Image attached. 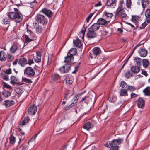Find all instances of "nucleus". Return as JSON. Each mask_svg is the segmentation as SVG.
I'll return each mask as SVG.
<instances>
[{
	"mask_svg": "<svg viewBox=\"0 0 150 150\" xmlns=\"http://www.w3.org/2000/svg\"><path fill=\"white\" fill-rule=\"evenodd\" d=\"M15 12H10L7 13V15L11 20L14 21L16 23L21 22L23 18V16L18 9L14 8Z\"/></svg>",
	"mask_w": 150,
	"mask_h": 150,
	"instance_id": "obj_1",
	"label": "nucleus"
},
{
	"mask_svg": "<svg viewBox=\"0 0 150 150\" xmlns=\"http://www.w3.org/2000/svg\"><path fill=\"white\" fill-rule=\"evenodd\" d=\"M123 140V139L122 138L113 139L110 142V150H118L119 148L118 145L121 144Z\"/></svg>",
	"mask_w": 150,
	"mask_h": 150,
	"instance_id": "obj_2",
	"label": "nucleus"
},
{
	"mask_svg": "<svg viewBox=\"0 0 150 150\" xmlns=\"http://www.w3.org/2000/svg\"><path fill=\"white\" fill-rule=\"evenodd\" d=\"M24 75L27 77L32 78L35 76V72L34 69L31 67H27L24 70Z\"/></svg>",
	"mask_w": 150,
	"mask_h": 150,
	"instance_id": "obj_3",
	"label": "nucleus"
},
{
	"mask_svg": "<svg viewBox=\"0 0 150 150\" xmlns=\"http://www.w3.org/2000/svg\"><path fill=\"white\" fill-rule=\"evenodd\" d=\"M118 16L119 17L124 20L127 19L128 18V17L125 13L124 10H117L115 16Z\"/></svg>",
	"mask_w": 150,
	"mask_h": 150,
	"instance_id": "obj_4",
	"label": "nucleus"
},
{
	"mask_svg": "<svg viewBox=\"0 0 150 150\" xmlns=\"http://www.w3.org/2000/svg\"><path fill=\"white\" fill-rule=\"evenodd\" d=\"M37 21L35 22H37V23H40L41 24L44 25L47 23V19L45 16L42 15L38 14L37 16Z\"/></svg>",
	"mask_w": 150,
	"mask_h": 150,
	"instance_id": "obj_5",
	"label": "nucleus"
},
{
	"mask_svg": "<svg viewBox=\"0 0 150 150\" xmlns=\"http://www.w3.org/2000/svg\"><path fill=\"white\" fill-rule=\"evenodd\" d=\"M71 65L69 64H66L59 69V71L62 73H67L70 70Z\"/></svg>",
	"mask_w": 150,
	"mask_h": 150,
	"instance_id": "obj_6",
	"label": "nucleus"
},
{
	"mask_svg": "<svg viewBox=\"0 0 150 150\" xmlns=\"http://www.w3.org/2000/svg\"><path fill=\"white\" fill-rule=\"evenodd\" d=\"M110 21L107 20H105L103 18H99L97 22L100 25L106 26L110 23Z\"/></svg>",
	"mask_w": 150,
	"mask_h": 150,
	"instance_id": "obj_7",
	"label": "nucleus"
},
{
	"mask_svg": "<svg viewBox=\"0 0 150 150\" xmlns=\"http://www.w3.org/2000/svg\"><path fill=\"white\" fill-rule=\"evenodd\" d=\"M37 108L35 105H34L30 106L28 109L29 114L31 115H34L37 111Z\"/></svg>",
	"mask_w": 150,
	"mask_h": 150,
	"instance_id": "obj_8",
	"label": "nucleus"
},
{
	"mask_svg": "<svg viewBox=\"0 0 150 150\" xmlns=\"http://www.w3.org/2000/svg\"><path fill=\"white\" fill-rule=\"evenodd\" d=\"M88 31L87 33V36L88 38H92L96 37L97 34L96 31H93L92 30H91L89 28Z\"/></svg>",
	"mask_w": 150,
	"mask_h": 150,
	"instance_id": "obj_9",
	"label": "nucleus"
},
{
	"mask_svg": "<svg viewBox=\"0 0 150 150\" xmlns=\"http://www.w3.org/2000/svg\"><path fill=\"white\" fill-rule=\"evenodd\" d=\"M33 25L35 28L36 32L38 33H40L43 30L42 28L37 23V22H34L33 23Z\"/></svg>",
	"mask_w": 150,
	"mask_h": 150,
	"instance_id": "obj_10",
	"label": "nucleus"
},
{
	"mask_svg": "<svg viewBox=\"0 0 150 150\" xmlns=\"http://www.w3.org/2000/svg\"><path fill=\"white\" fill-rule=\"evenodd\" d=\"M19 45L17 42L14 43L10 48V52L12 53H14L18 50Z\"/></svg>",
	"mask_w": 150,
	"mask_h": 150,
	"instance_id": "obj_11",
	"label": "nucleus"
},
{
	"mask_svg": "<svg viewBox=\"0 0 150 150\" xmlns=\"http://www.w3.org/2000/svg\"><path fill=\"white\" fill-rule=\"evenodd\" d=\"M18 78L13 76H12L11 77V83L12 84H17L18 85H22L23 84V83H21L20 82H18Z\"/></svg>",
	"mask_w": 150,
	"mask_h": 150,
	"instance_id": "obj_12",
	"label": "nucleus"
},
{
	"mask_svg": "<svg viewBox=\"0 0 150 150\" xmlns=\"http://www.w3.org/2000/svg\"><path fill=\"white\" fill-rule=\"evenodd\" d=\"M27 64V60L25 57H21L19 59L18 64L22 67H24Z\"/></svg>",
	"mask_w": 150,
	"mask_h": 150,
	"instance_id": "obj_13",
	"label": "nucleus"
},
{
	"mask_svg": "<svg viewBox=\"0 0 150 150\" xmlns=\"http://www.w3.org/2000/svg\"><path fill=\"white\" fill-rule=\"evenodd\" d=\"M140 18V17L139 16L132 15V16L131 21L135 23V24L136 25V27L137 28L139 26L138 22Z\"/></svg>",
	"mask_w": 150,
	"mask_h": 150,
	"instance_id": "obj_14",
	"label": "nucleus"
},
{
	"mask_svg": "<svg viewBox=\"0 0 150 150\" xmlns=\"http://www.w3.org/2000/svg\"><path fill=\"white\" fill-rule=\"evenodd\" d=\"M41 11L48 17H50L52 16V13L51 11L46 8L42 9Z\"/></svg>",
	"mask_w": 150,
	"mask_h": 150,
	"instance_id": "obj_15",
	"label": "nucleus"
},
{
	"mask_svg": "<svg viewBox=\"0 0 150 150\" xmlns=\"http://www.w3.org/2000/svg\"><path fill=\"white\" fill-rule=\"evenodd\" d=\"M139 53L140 56L142 57H145L147 55V51L145 49L141 48L139 50Z\"/></svg>",
	"mask_w": 150,
	"mask_h": 150,
	"instance_id": "obj_16",
	"label": "nucleus"
},
{
	"mask_svg": "<svg viewBox=\"0 0 150 150\" xmlns=\"http://www.w3.org/2000/svg\"><path fill=\"white\" fill-rule=\"evenodd\" d=\"M137 105L139 108H143L144 105V100L141 98H139L137 101Z\"/></svg>",
	"mask_w": 150,
	"mask_h": 150,
	"instance_id": "obj_17",
	"label": "nucleus"
},
{
	"mask_svg": "<svg viewBox=\"0 0 150 150\" xmlns=\"http://www.w3.org/2000/svg\"><path fill=\"white\" fill-rule=\"evenodd\" d=\"M7 55L3 50L0 51V60L4 61L6 60Z\"/></svg>",
	"mask_w": 150,
	"mask_h": 150,
	"instance_id": "obj_18",
	"label": "nucleus"
},
{
	"mask_svg": "<svg viewBox=\"0 0 150 150\" xmlns=\"http://www.w3.org/2000/svg\"><path fill=\"white\" fill-rule=\"evenodd\" d=\"M100 25L97 22L93 24L89 28L91 30H93L95 31L98 30L100 28Z\"/></svg>",
	"mask_w": 150,
	"mask_h": 150,
	"instance_id": "obj_19",
	"label": "nucleus"
},
{
	"mask_svg": "<svg viewBox=\"0 0 150 150\" xmlns=\"http://www.w3.org/2000/svg\"><path fill=\"white\" fill-rule=\"evenodd\" d=\"M139 66H133L131 68L132 71L135 74H137L140 71V68Z\"/></svg>",
	"mask_w": 150,
	"mask_h": 150,
	"instance_id": "obj_20",
	"label": "nucleus"
},
{
	"mask_svg": "<svg viewBox=\"0 0 150 150\" xmlns=\"http://www.w3.org/2000/svg\"><path fill=\"white\" fill-rule=\"evenodd\" d=\"M101 52L100 48L98 47H95L93 49V55L97 56Z\"/></svg>",
	"mask_w": 150,
	"mask_h": 150,
	"instance_id": "obj_21",
	"label": "nucleus"
},
{
	"mask_svg": "<svg viewBox=\"0 0 150 150\" xmlns=\"http://www.w3.org/2000/svg\"><path fill=\"white\" fill-rule=\"evenodd\" d=\"M135 64L137 66L139 67L142 63V59L139 57H135L134 59Z\"/></svg>",
	"mask_w": 150,
	"mask_h": 150,
	"instance_id": "obj_22",
	"label": "nucleus"
},
{
	"mask_svg": "<svg viewBox=\"0 0 150 150\" xmlns=\"http://www.w3.org/2000/svg\"><path fill=\"white\" fill-rule=\"evenodd\" d=\"M14 103L15 102L13 100H6L4 102V104L6 107H9L13 105Z\"/></svg>",
	"mask_w": 150,
	"mask_h": 150,
	"instance_id": "obj_23",
	"label": "nucleus"
},
{
	"mask_svg": "<svg viewBox=\"0 0 150 150\" xmlns=\"http://www.w3.org/2000/svg\"><path fill=\"white\" fill-rule=\"evenodd\" d=\"M41 60V54L40 52H36V56L34 58L35 62L38 63L40 62Z\"/></svg>",
	"mask_w": 150,
	"mask_h": 150,
	"instance_id": "obj_24",
	"label": "nucleus"
},
{
	"mask_svg": "<svg viewBox=\"0 0 150 150\" xmlns=\"http://www.w3.org/2000/svg\"><path fill=\"white\" fill-rule=\"evenodd\" d=\"M27 32L29 34V35H28L30 38L33 39V41L36 39V36L33 32L28 29H27Z\"/></svg>",
	"mask_w": 150,
	"mask_h": 150,
	"instance_id": "obj_25",
	"label": "nucleus"
},
{
	"mask_svg": "<svg viewBox=\"0 0 150 150\" xmlns=\"http://www.w3.org/2000/svg\"><path fill=\"white\" fill-rule=\"evenodd\" d=\"M74 57L71 55H69L67 54V57H65L64 62H69L71 61H72L74 60Z\"/></svg>",
	"mask_w": 150,
	"mask_h": 150,
	"instance_id": "obj_26",
	"label": "nucleus"
},
{
	"mask_svg": "<svg viewBox=\"0 0 150 150\" xmlns=\"http://www.w3.org/2000/svg\"><path fill=\"white\" fill-rule=\"evenodd\" d=\"M72 95L73 94L71 93L69 90H67L65 92L64 100H67L69 98H70V96H72Z\"/></svg>",
	"mask_w": 150,
	"mask_h": 150,
	"instance_id": "obj_27",
	"label": "nucleus"
},
{
	"mask_svg": "<svg viewBox=\"0 0 150 150\" xmlns=\"http://www.w3.org/2000/svg\"><path fill=\"white\" fill-rule=\"evenodd\" d=\"M73 79L72 77H70L69 76L67 77L65 79L66 84L67 85H71L73 83Z\"/></svg>",
	"mask_w": 150,
	"mask_h": 150,
	"instance_id": "obj_28",
	"label": "nucleus"
},
{
	"mask_svg": "<svg viewBox=\"0 0 150 150\" xmlns=\"http://www.w3.org/2000/svg\"><path fill=\"white\" fill-rule=\"evenodd\" d=\"M73 43L76 47L79 48H80L81 46V41L78 38L76 40H74Z\"/></svg>",
	"mask_w": 150,
	"mask_h": 150,
	"instance_id": "obj_29",
	"label": "nucleus"
},
{
	"mask_svg": "<svg viewBox=\"0 0 150 150\" xmlns=\"http://www.w3.org/2000/svg\"><path fill=\"white\" fill-rule=\"evenodd\" d=\"M120 95L121 96H128L127 89H121L120 90Z\"/></svg>",
	"mask_w": 150,
	"mask_h": 150,
	"instance_id": "obj_30",
	"label": "nucleus"
},
{
	"mask_svg": "<svg viewBox=\"0 0 150 150\" xmlns=\"http://www.w3.org/2000/svg\"><path fill=\"white\" fill-rule=\"evenodd\" d=\"M142 64L143 67L145 68H146L149 65L150 62L148 59H145L143 60Z\"/></svg>",
	"mask_w": 150,
	"mask_h": 150,
	"instance_id": "obj_31",
	"label": "nucleus"
},
{
	"mask_svg": "<svg viewBox=\"0 0 150 150\" xmlns=\"http://www.w3.org/2000/svg\"><path fill=\"white\" fill-rule=\"evenodd\" d=\"M68 53V55L73 56L74 55H75L76 53V50L75 48H72L70 50Z\"/></svg>",
	"mask_w": 150,
	"mask_h": 150,
	"instance_id": "obj_32",
	"label": "nucleus"
},
{
	"mask_svg": "<svg viewBox=\"0 0 150 150\" xmlns=\"http://www.w3.org/2000/svg\"><path fill=\"white\" fill-rule=\"evenodd\" d=\"M25 43L27 44L30 42L34 41L33 39L32 38H30L29 35H25Z\"/></svg>",
	"mask_w": 150,
	"mask_h": 150,
	"instance_id": "obj_33",
	"label": "nucleus"
},
{
	"mask_svg": "<svg viewBox=\"0 0 150 150\" xmlns=\"http://www.w3.org/2000/svg\"><path fill=\"white\" fill-rule=\"evenodd\" d=\"M52 77L54 81H56L59 79L61 76L57 74L54 73L52 75Z\"/></svg>",
	"mask_w": 150,
	"mask_h": 150,
	"instance_id": "obj_34",
	"label": "nucleus"
},
{
	"mask_svg": "<svg viewBox=\"0 0 150 150\" xmlns=\"http://www.w3.org/2000/svg\"><path fill=\"white\" fill-rule=\"evenodd\" d=\"M103 15L105 16L106 19H110L113 16V13H108L106 11L104 12Z\"/></svg>",
	"mask_w": 150,
	"mask_h": 150,
	"instance_id": "obj_35",
	"label": "nucleus"
},
{
	"mask_svg": "<svg viewBox=\"0 0 150 150\" xmlns=\"http://www.w3.org/2000/svg\"><path fill=\"white\" fill-rule=\"evenodd\" d=\"M11 20L7 17H4L3 19L2 23L4 24H9Z\"/></svg>",
	"mask_w": 150,
	"mask_h": 150,
	"instance_id": "obj_36",
	"label": "nucleus"
},
{
	"mask_svg": "<svg viewBox=\"0 0 150 150\" xmlns=\"http://www.w3.org/2000/svg\"><path fill=\"white\" fill-rule=\"evenodd\" d=\"M3 94L5 97L7 98L11 95V92L6 90H4Z\"/></svg>",
	"mask_w": 150,
	"mask_h": 150,
	"instance_id": "obj_37",
	"label": "nucleus"
},
{
	"mask_svg": "<svg viewBox=\"0 0 150 150\" xmlns=\"http://www.w3.org/2000/svg\"><path fill=\"white\" fill-rule=\"evenodd\" d=\"M86 28H83L80 33L79 34V35L82 39L84 38Z\"/></svg>",
	"mask_w": 150,
	"mask_h": 150,
	"instance_id": "obj_38",
	"label": "nucleus"
},
{
	"mask_svg": "<svg viewBox=\"0 0 150 150\" xmlns=\"http://www.w3.org/2000/svg\"><path fill=\"white\" fill-rule=\"evenodd\" d=\"M108 99L110 102L114 103L116 100V97L114 96L110 95L109 96Z\"/></svg>",
	"mask_w": 150,
	"mask_h": 150,
	"instance_id": "obj_39",
	"label": "nucleus"
},
{
	"mask_svg": "<svg viewBox=\"0 0 150 150\" xmlns=\"http://www.w3.org/2000/svg\"><path fill=\"white\" fill-rule=\"evenodd\" d=\"M16 142V138L12 135L11 134L9 138L10 143L11 144H14Z\"/></svg>",
	"mask_w": 150,
	"mask_h": 150,
	"instance_id": "obj_40",
	"label": "nucleus"
},
{
	"mask_svg": "<svg viewBox=\"0 0 150 150\" xmlns=\"http://www.w3.org/2000/svg\"><path fill=\"white\" fill-rule=\"evenodd\" d=\"M125 4L124 0H121L120 2L119 6L117 10L122 9L124 10L123 5Z\"/></svg>",
	"mask_w": 150,
	"mask_h": 150,
	"instance_id": "obj_41",
	"label": "nucleus"
},
{
	"mask_svg": "<svg viewBox=\"0 0 150 150\" xmlns=\"http://www.w3.org/2000/svg\"><path fill=\"white\" fill-rule=\"evenodd\" d=\"M120 86L121 87L122 89L127 88L128 85L124 81H121L120 84Z\"/></svg>",
	"mask_w": 150,
	"mask_h": 150,
	"instance_id": "obj_42",
	"label": "nucleus"
},
{
	"mask_svg": "<svg viewBox=\"0 0 150 150\" xmlns=\"http://www.w3.org/2000/svg\"><path fill=\"white\" fill-rule=\"evenodd\" d=\"M149 4L148 0H142V6L143 8H144L146 7Z\"/></svg>",
	"mask_w": 150,
	"mask_h": 150,
	"instance_id": "obj_43",
	"label": "nucleus"
},
{
	"mask_svg": "<svg viewBox=\"0 0 150 150\" xmlns=\"http://www.w3.org/2000/svg\"><path fill=\"white\" fill-rule=\"evenodd\" d=\"M90 100L91 99L89 98L88 96H87L83 98L81 101V102L84 101L86 103L88 104Z\"/></svg>",
	"mask_w": 150,
	"mask_h": 150,
	"instance_id": "obj_44",
	"label": "nucleus"
},
{
	"mask_svg": "<svg viewBox=\"0 0 150 150\" xmlns=\"http://www.w3.org/2000/svg\"><path fill=\"white\" fill-rule=\"evenodd\" d=\"M79 95H77L75 96L74 97L72 100V103L71 104H74V103H77L78 101V98H79Z\"/></svg>",
	"mask_w": 150,
	"mask_h": 150,
	"instance_id": "obj_45",
	"label": "nucleus"
},
{
	"mask_svg": "<svg viewBox=\"0 0 150 150\" xmlns=\"http://www.w3.org/2000/svg\"><path fill=\"white\" fill-rule=\"evenodd\" d=\"M29 119L28 117H26L24 118L23 120L22 121L21 124L22 125H25L26 123H28L29 121Z\"/></svg>",
	"mask_w": 150,
	"mask_h": 150,
	"instance_id": "obj_46",
	"label": "nucleus"
},
{
	"mask_svg": "<svg viewBox=\"0 0 150 150\" xmlns=\"http://www.w3.org/2000/svg\"><path fill=\"white\" fill-rule=\"evenodd\" d=\"M132 3L131 0H126V6L128 8H131Z\"/></svg>",
	"mask_w": 150,
	"mask_h": 150,
	"instance_id": "obj_47",
	"label": "nucleus"
},
{
	"mask_svg": "<svg viewBox=\"0 0 150 150\" xmlns=\"http://www.w3.org/2000/svg\"><path fill=\"white\" fill-rule=\"evenodd\" d=\"M132 76V74L131 73L130 70H129L125 73V76L128 79Z\"/></svg>",
	"mask_w": 150,
	"mask_h": 150,
	"instance_id": "obj_48",
	"label": "nucleus"
},
{
	"mask_svg": "<svg viewBox=\"0 0 150 150\" xmlns=\"http://www.w3.org/2000/svg\"><path fill=\"white\" fill-rule=\"evenodd\" d=\"M91 127V125L90 122H88L86 123L83 127V128L87 130H88Z\"/></svg>",
	"mask_w": 150,
	"mask_h": 150,
	"instance_id": "obj_49",
	"label": "nucleus"
},
{
	"mask_svg": "<svg viewBox=\"0 0 150 150\" xmlns=\"http://www.w3.org/2000/svg\"><path fill=\"white\" fill-rule=\"evenodd\" d=\"M114 4L113 0H108L106 3V5L108 6H110Z\"/></svg>",
	"mask_w": 150,
	"mask_h": 150,
	"instance_id": "obj_50",
	"label": "nucleus"
},
{
	"mask_svg": "<svg viewBox=\"0 0 150 150\" xmlns=\"http://www.w3.org/2000/svg\"><path fill=\"white\" fill-rule=\"evenodd\" d=\"M22 79L23 81L25 83H32V81L31 80L27 79L26 78H22Z\"/></svg>",
	"mask_w": 150,
	"mask_h": 150,
	"instance_id": "obj_51",
	"label": "nucleus"
},
{
	"mask_svg": "<svg viewBox=\"0 0 150 150\" xmlns=\"http://www.w3.org/2000/svg\"><path fill=\"white\" fill-rule=\"evenodd\" d=\"M38 133H39L36 134L34 136L32 137L31 139L28 142V144L29 142H33L35 140L37 136Z\"/></svg>",
	"mask_w": 150,
	"mask_h": 150,
	"instance_id": "obj_52",
	"label": "nucleus"
},
{
	"mask_svg": "<svg viewBox=\"0 0 150 150\" xmlns=\"http://www.w3.org/2000/svg\"><path fill=\"white\" fill-rule=\"evenodd\" d=\"M143 91L146 95L149 96L150 94V91L148 88H146L143 90Z\"/></svg>",
	"mask_w": 150,
	"mask_h": 150,
	"instance_id": "obj_53",
	"label": "nucleus"
},
{
	"mask_svg": "<svg viewBox=\"0 0 150 150\" xmlns=\"http://www.w3.org/2000/svg\"><path fill=\"white\" fill-rule=\"evenodd\" d=\"M28 149V146L25 145H22L20 148V150H27Z\"/></svg>",
	"mask_w": 150,
	"mask_h": 150,
	"instance_id": "obj_54",
	"label": "nucleus"
},
{
	"mask_svg": "<svg viewBox=\"0 0 150 150\" xmlns=\"http://www.w3.org/2000/svg\"><path fill=\"white\" fill-rule=\"evenodd\" d=\"M14 59L13 56L10 54H8L7 60L8 61H11Z\"/></svg>",
	"mask_w": 150,
	"mask_h": 150,
	"instance_id": "obj_55",
	"label": "nucleus"
},
{
	"mask_svg": "<svg viewBox=\"0 0 150 150\" xmlns=\"http://www.w3.org/2000/svg\"><path fill=\"white\" fill-rule=\"evenodd\" d=\"M145 16L146 17H150V9H147L145 13Z\"/></svg>",
	"mask_w": 150,
	"mask_h": 150,
	"instance_id": "obj_56",
	"label": "nucleus"
},
{
	"mask_svg": "<svg viewBox=\"0 0 150 150\" xmlns=\"http://www.w3.org/2000/svg\"><path fill=\"white\" fill-rule=\"evenodd\" d=\"M34 62L33 59H31L30 58H28V61H27V64L29 65H31L32 64L34 63Z\"/></svg>",
	"mask_w": 150,
	"mask_h": 150,
	"instance_id": "obj_57",
	"label": "nucleus"
},
{
	"mask_svg": "<svg viewBox=\"0 0 150 150\" xmlns=\"http://www.w3.org/2000/svg\"><path fill=\"white\" fill-rule=\"evenodd\" d=\"M4 87L8 89H11L12 88V87L11 86L5 82L4 83Z\"/></svg>",
	"mask_w": 150,
	"mask_h": 150,
	"instance_id": "obj_58",
	"label": "nucleus"
},
{
	"mask_svg": "<svg viewBox=\"0 0 150 150\" xmlns=\"http://www.w3.org/2000/svg\"><path fill=\"white\" fill-rule=\"evenodd\" d=\"M127 89V91L129 90L131 91H133L135 89V88L134 86H128Z\"/></svg>",
	"mask_w": 150,
	"mask_h": 150,
	"instance_id": "obj_59",
	"label": "nucleus"
},
{
	"mask_svg": "<svg viewBox=\"0 0 150 150\" xmlns=\"http://www.w3.org/2000/svg\"><path fill=\"white\" fill-rule=\"evenodd\" d=\"M94 14V13L90 14L88 17L86 18V21L87 23H88L90 19L91 18L93 15Z\"/></svg>",
	"mask_w": 150,
	"mask_h": 150,
	"instance_id": "obj_60",
	"label": "nucleus"
},
{
	"mask_svg": "<svg viewBox=\"0 0 150 150\" xmlns=\"http://www.w3.org/2000/svg\"><path fill=\"white\" fill-rule=\"evenodd\" d=\"M147 25V24H146L145 22H144L142 24L141 26L139 28L140 29H143Z\"/></svg>",
	"mask_w": 150,
	"mask_h": 150,
	"instance_id": "obj_61",
	"label": "nucleus"
},
{
	"mask_svg": "<svg viewBox=\"0 0 150 150\" xmlns=\"http://www.w3.org/2000/svg\"><path fill=\"white\" fill-rule=\"evenodd\" d=\"M141 70H142L141 74L142 75H144L146 77H147L148 75V74L147 72L144 70H143L142 69Z\"/></svg>",
	"mask_w": 150,
	"mask_h": 150,
	"instance_id": "obj_62",
	"label": "nucleus"
},
{
	"mask_svg": "<svg viewBox=\"0 0 150 150\" xmlns=\"http://www.w3.org/2000/svg\"><path fill=\"white\" fill-rule=\"evenodd\" d=\"M72 104L68 106H66L64 108V109L66 110H68L72 108Z\"/></svg>",
	"mask_w": 150,
	"mask_h": 150,
	"instance_id": "obj_63",
	"label": "nucleus"
},
{
	"mask_svg": "<svg viewBox=\"0 0 150 150\" xmlns=\"http://www.w3.org/2000/svg\"><path fill=\"white\" fill-rule=\"evenodd\" d=\"M110 142L111 141H108L104 145V146L107 147H109L110 148V146L111 143Z\"/></svg>",
	"mask_w": 150,
	"mask_h": 150,
	"instance_id": "obj_64",
	"label": "nucleus"
}]
</instances>
